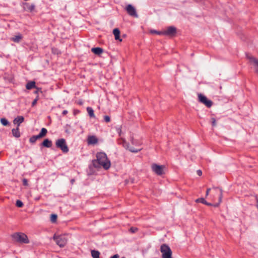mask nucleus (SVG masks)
Segmentation results:
<instances>
[{
    "mask_svg": "<svg viewBox=\"0 0 258 258\" xmlns=\"http://www.w3.org/2000/svg\"><path fill=\"white\" fill-rule=\"evenodd\" d=\"M104 120L106 122H109L110 121V117L108 115H105L104 116Z\"/></svg>",
    "mask_w": 258,
    "mask_h": 258,
    "instance_id": "2f4dec72",
    "label": "nucleus"
},
{
    "mask_svg": "<svg viewBox=\"0 0 258 258\" xmlns=\"http://www.w3.org/2000/svg\"><path fill=\"white\" fill-rule=\"evenodd\" d=\"M24 120V118L22 116H18L15 118L13 121L14 124H17V126L19 127L20 124Z\"/></svg>",
    "mask_w": 258,
    "mask_h": 258,
    "instance_id": "2eb2a0df",
    "label": "nucleus"
},
{
    "mask_svg": "<svg viewBox=\"0 0 258 258\" xmlns=\"http://www.w3.org/2000/svg\"><path fill=\"white\" fill-rule=\"evenodd\" d=\"M177 32L176 28L174 26H169L163 30L164 35L173 37Z\"/></svg>",
    "mask_w": 258,
    "mask_h": 258,
    "instance_id": "1a4fd4ad",
    "label": "nucleus"
},
{
    "mask_svg": "<svg viewBox=\"0 0 258 258\" xmlns=\"http://www.w3.org/2000/svg\"><path fill=\"white\" fill-rule=\"evenodd\" d=\"M197 174L199 176H201L202 174V171L201 170H197Z\"/></svg>",
    "mask_w": 258,
    "mask_h": 258,
    "instance_id": "e433bc0d",
    "label": "nucleus"
},
{
    "mask_svg": "<svg viewBox=\"0 0 258 258\" xmlns=\"http://www.w3.org/2000/svg\"><path fill=\"white\" fill-rule=\"evenodd\" d=\"M210 190H211V188H208L207 189L206 194V196H208L209 195Z\"/></svg>",
    "mask_w": 258,
    "mask_h": 258,
    "instance_id": "58836bf2",
    "label": "nucleus"
},
{
    "mask_svg": "<svg viewBox=\"0 0 258 258\" xmlns=\"http://www.w3.org/2000/svg\"><path fill=\"white\" fill-rule=\"evenodd\" d=\"M26 88L28 90H30L33 88H36L35 82L34 81L29 82L26 85Z\"/></svg>",
    "mask_w": 258,
    "mask_h": 258,
    "instance_id": "6ab92c4d",
    "label": "nucleus"
},
{
    "mask_svg": "<svg viewBox=\"0 0 258 258\" xmlns=\"http://www.w3.org/2000/svg\"><path fill=\"white\" fill-rule=\"evenodd\" d=\"M91 51L96 55H100L103 53V50L100 47H94L91 49Z\"/></svg>",
    "mask_w": 258,
    "mask_h": 258,
    "instance_id": "f3484780",
    "label": "nucleus"
},
{
    "mask_svg": "<svg viewBox=\"0 0 258 258\" xmlns=\"http://www.w3.org/2000/svg\"><path fill=\"white\" fill-rule=\"evenodd\" d=\"M87 112L88 113L89 115L91 117H95V115H94V110H93V109L91 107H88L87 108Z\"/></svg>",
    "mask_w": 258,
    "mask_h": 258,
    "instance_id": "5701e85b",
    "label": "nucleus"
},
{
    "mask_svg": "<svg viewBox=\"0 0 258 258\" xmlns=\"http://www.w3.org/2000/svg\"><path fill=\"white\" fill-rule=\"evenodd\" d=\"M138 230V229L137 227H134L130 228V229L129 230V231L132 233H135V232H137Z\"/></svg>",
    "mask_w": 258,
    "mask_h": 258,
    "instance_id": "7c9ffc66",
    "label": "nucleus"
},
{
    "mask_svg": "<svg viewBox=\"0 0 258 258\" xmlns=\"http://www.w3.org/2000/svg\"><path fill=\"white\" fill-rule=\"evenodd\" d=\"M213 189L214 192V195L215 196H218V203L215 204L214 205L211 204V203H208L204 198H199L196 200V202L197 203H201L204 205H208V206H212L213 205L214 207H218L220 205V204L222 202V199L223 198V190L221 188L219 187H213Z\"/></svg>",
    "mask_w": 258,
    "mask_h": 258,
    "instance_id": "f03ea898",
    "label": "nucleus"
},
{
    "mask_svg": "<svg viewBox=\"0 0 258 258\" xmlns=\"http://www.w3.org/2000/svg\"><path fill=\"white\" fill-rule=\"evenodd\" d=\"M16 206H17L18 207L20 208V207H23V202H22L21 201H20V200H17V201H16Z\"/></svg>",
    "mask_w": 258,
    "mask_h": 258,
    "instance_id": "c85d7f7f",
    "label": "nucleus"
},
{
    "mask_svg": "<svg viewBox=\"0 0 258 258\" xmlns=\"http://www.w3.org/2000/svg\"><path fill=\"white\" fill-rule=\"evenodd\" d=\"M56 244L61 247H64L68 242V239L64 235H59L53 237Z\"/></svg>",
    "mask_w": 258,
    "mask_h": 258,
    "instance_id": "423d86ee",
    "label": "nucleus"
},
{
    "mask_svg": "<svg viewBox=\"0 0 258 258\" xmlns=\"http://www.w3.org/2000/svg\"><path fill=\"white\" fill-rule=\"evenodd\" d=\"M248 58L250 62L252 65L254 72L258 75V59L252 56L249 57Z\"/></svg>",
    "mask_w": 258,
    "mask_h": 258,
    "instance_id": "ddd939ff",
    "label": "nucleus"
},
{
    "mask_svg": "<svg viewBox=\"0 0 258 258\" xmlns=\"http://www.w3.org/2000/svg\"><path fill=\"white\" fill-rule=\"evenodd\" d=\"M141 150H142V149H135L131 148L130 149V151L133 153H138V152L140 151Z\"/></svg>",
    "mask_w": 258,
    "mask_h": 258,
    "instance_id": "473e14b6",
    "label": "nucleus"
},
{
    "mask_svg": "<svg viewBox=\"0 0 258 258\" xmlns=\"http://www.w3.org/2000/svg\"><path fill=\"white\" fill-rule=\"evenodd\" d=\"M68 111H67V110H63V111H62V114L63 115H66V114L68 113Z\"/></svg>",
    "mask_w": 258,
    "mask_h": 258,
    "instance_id": "ea45409f",
    "label": "nucleus"
},
{
    "mask_svg": "<svg viewBox=\"0 0 258 258\" xmlns=\"http://www.w3.org/2000/svg\"><path fill=\"white\" fill-rule=\"evenodd\" d=\"M248 58L250 62L252 65L254 72L258 75V59L252 56L249 57Z\"/></svg>",
    "mask_w": 258,
    "mask_h": 258,
    "instance_id": "f8f14e48",
    "label": "nucleus"
},
{
    "mask_svg": "<svg viewBox=\"0 0 258 258\" xmlns=\"http://www.w3.org/2000/svg\"><path fill=\"white\" fill-rule=\"evenodd\" d=\"M113 34L114 35L115 39L118 40L120 41H122V39L120 38V31L118 29L115 28L113 30Z\"/></svg>",
    "mask_w": 258,
    "mask_h": 258,
    "instance_id": "dca6fc26",
    "label": "nucleus"
},
{
    "mask_svg": "<svg viewBox=\"0 0 258 258\" xmlns=\"http://www.w3.org/2000/svg\"><path fill=\"white\" fill-rule=\"evenodd\" d=\"M52 145V142L48 139H45L42 143V145L46 148L51 147Z\"/></svg>",
    "mask_w": 258,
    "mask_h": 258,
    "instance_id": "a211bd4d",
    "label": "nucleus"
},
{
    "mask_svg": "<svg viewBox=\"0 0 258 258\" xmlns=\"http://www.w3.org/2000/svg\"><path fill=\"white\" fill-rule=\"evenodd\" d=\"M121 258H125V257H122Z\"/></svg>",
    "mask_w": 258,
    "mask_h": 258,
    "instance_id": "c03bdc74",
    "label": "nucleus"
},
{
    "mask_svg": "<svg viewBox=\"0 0 258 258\" xmlns=\"http://www.w3.org/2000/svg\"><path fill=\"white\" fill-rule=\"evenodd\" d=\"M160 251L162 253V258H172V251L168 245L166 244H162L160 247Z\"/></svg>",
    "mask_w": 258,
    "mask_h": 258,
    "instance_id": "39448f33",
    "label": "nucleus"
},
{
    "mask_svg": "<svg viewBox=\"0 0 258 258\" xmlns=\"http://www.w3.org/2000/svg\"><path fill=\"white\" fill-rule=\"evenodd\" d=\"M38 100V96H37L32 102V106H34Z\"/></svg>",
    "mask_w": 258,
    "mask_h": 258,
    "instance_id": "f704fd0d",
    "label": "nucleus"
},
{
    "mask_svg": "<svg viewBox=\"0 0 258 258\" xmlns=\"http://www.w3.org/2000/svg\"><path fill=\"white\" fill-rule=\"evenodd\" d=\"M98 141V139L94 136H89L87 139L88 145H95L97 143Z\"/></svg>",
    "mask_w": 258,
    "mask_h": 258,
    "instance_id": "4468645a",
    "label": "nucleus"
},
{
    "mask_svg": "<svg viewBox=\"0 0 258 258\" xmlns=\"http://www.w3.org/2000/svg\"><path fill=\"white\" fill-rule=\"evenodd\" d=\"M55 146L57 148L60 149L64 153H67L69 151V148L64 139L61 138L57 140L55 142Z\"/></svg>",
    "mask_w": 258,
    "mask_h": 258,
    "instance_id": "20e7f679",
    "label": "nucleus"
},
{
    "mask_svg": "<svg viewBox=\"0 0 258 258\" xmlns=\"http://www.w3.org/2000/svg\"><path fill=\"white\" fill-rule=\"evenodd\" d=\"M56 219H57V215H55V214H52L51 215V221L52 222H55L56 220Z\"/></svg>",
    "mask_w": 258,
    "mask_h": 258,
    "instance_id": "c756f323",
    "label": "nucleus"
},
{
    "mask_svg": "<svg viewBox=\"0 0 258 258\" xmlns=\"http://www.w3.org/2000/svg\"><path fill=\"white\" fill-rule=\"evenodd\" d=\"M198 98L199 101L205 104L207 107L210 108L212 106L213 104L212 101L210 100H208L205 96L201 94H199L198 95Z\"/></svg>",
    "mask_w": 258,
    "mask_h": 258,
    "instance_id": "6e6552de",
    "label": "nucleus"
},
{
    "mask_svg": "<svg viewBox=\"0 0 258 258\" xmlns=\"http://www.w3.org/2000/svg\"><path fill=\"white\" fill-rule=\"evenodd\" d=\"M164 166L159 165L156 163H154L151 165L152 171L158 175H161L164 173Z\"/></svg>",
    "mask_w": 258,
    "mask_h": 258,
    "instance_id": "0eeeda50",
    "label": "nucleus"
},
{
    "mask_svg": "<svg viewBox=\"0 0 258 258\" xmlns=\"http://www.w3.org/2000/svg\"><path fill=\"white\" fill-rule=\"evenodd\" d=\"M96 160L93 161V166L95 167H102L105 170L108 169L111 163L106 154L104 152H98L96 154Z\"/></svg>",
    "mask_w": 258,
    "mask_h": 258,
    "instance_id": "f257e3e1",
    "label": "nucleus"
},
{
    "mask_svg": "<svg viewBox=\"0 0 258 258\" xmlns=\"http://www.w3.org/2000/svg\"><path fill=\"white\" fill-rule=\"evenodd\" d=\"M1 123L5 126L9 124V121L5 118H2L1 119Z\"/></svg>",
    "mask_w": 258,
    "mask_h": 258,
    "instance_id": "a878e982",
    "label": "nucleus"
},
{
    "mask_svg": "<svg viewBox=\"0 0 258 258\" xmlns=\"http://www.w3.org/2000/svg\"><path fill=\"white\" fill-rule=\"evenodd\" d=\"M91 255L93 258H99L100 252L97 250H92Z\"/></svg>",
    "mask_w": 258,
    "mask_h": 258,
    "instance_id": "b1692460",
    "label": "nucleus"
},
{
    "mask_svg": "<svg viewBox=\"0 0 258 258\" xmlns=\"http://www.w3.org/2000/svg\"><path fill=\"white\" fill-rule=\"evenodd\" d=\"M40 139L39 137L37 135L36 136H33L32 137H31L30 139H29V141L30 143H34L36 142V141Z\"/></svg>",
    "mask_w": 258,
    "mask_h": 258,
    "instance_id": "393cba45",
    "label": "nucleus"
},
{
    "mask_svg": "<svg viewBox=\"0 0 258 258\" xmlns=\"http://www.w3.org/2000/svg\"><path fill=\"white\" fill-rule=\"evenodd\" d=\"M150 32L152 34H156L160 35H164L163 31H157L155 30H151Z\"/></svg>",
    "mask_w": 258,
    "mask_h": 258,
    "instance_id": "bb28decb",
    "label": "nucleus"
},
{
    "mask_svg": "<svg viewBox=\"0 0 258 258\" xmlns=\"http://www.w3.org/2000/svg\"><path fill=\"white\" fill-rule=\"evenodd\" d=\"M23 184L25 186H27L28 185V181H27V179H26V178H24L23 179Z\"/></svg>",
    "mask_w": 258,
    "mask_h": 258,
    "instance_id": "c9c22d12",
    "label": "nucleus"
},
{
    "mask_svg": "<svg viewBox=\"0 0 258 258\" xmlns=\"http://www.w3.org/2000/svg\"><path fill=\"white\" fill-rule=\"evenodd\" d=\"M125 10L127 13L131 16L138 18V15L137 13L136 10L132 5L128 4L126 6Z\"/></svg>",
    "mask_w": 258,
    "mask_h": 258,
    "instance_id": "9d476101",
    "label": "nucleus"
},
{
    "mask_svg": "<svg viewBox=\"0 0 258 258\" xmlns=\"http://www.w3.org/2000/svg\"><path fill=\"white\" fill-rule=\"evenodd\" d=\"M13 238L17 242L27 244L29 243V240L27 236L23 233H15L12 235Z\"/></svg>",
    "mask_w": 258,
    "mask_h": 258,
    "instance_id": "7ed1b4c3",
    "label": "nucleus"
},
{
    "mask_svg": "<svg viewBox=\"0 0 258 258\" xmlns=\"http://www.w3.org/2000/svg\"><path fill=\"white\" fill-rule=\"evenodd\" d=\"M117 132H118V133H119V136H120L121 128H118L117 129Z\"/></svg>",
    "mask_w": 258,
    "mask_h": 258,
    "instance_id": "a19ab883",
    "label": "nucleus"
},
{
    "mask_svg": "<svg viewBox=\"0 0 258 258\" xmlns=\"http://www.w3.org/2000/svg\"><path fill=\"white\" fill-rule=\"evenodd\" d=\"M255 199H256V203L257 204L258 203V197H257V196L255 197Z\"/></svg>",
    "mask_w": 258,
    "mask_h": 258,
    "instance_id": "79ce46f5",
    "label": "nucleus"
},
{
    "mask_svg": "<svg viewBox=\"0 0 258 258\" xmlns=\"http://www.w3.org/2000/svg\"><path fill=\"white\" fill-rule=\"evenodd\" d=\"M22 35L19 34L18 35H16L14 37L11 38V40L15 42H19L20 40L22 39Z\"/></svg>",
    "mask_w": 258,
    "mask_h": 258,
    "instance_id": "412c9836",
    "label": "nucleus"
},
{
    "mask_svg": "<svg viewBox=\"0 0 258 258\" xmlns=\"http://www.w3.org/2000/svg\"><path fill=\"white\" fill-rule=\"evenodd\" d=\"M248 58L250 62L252 65L254 72L258 75V59L252 56L249 57Z\"/></svg>",
    "mask_w": 258,
    "mask_h": 258,
    "instance_id": "9b49d317",
    "label": "nucleus"
},
{
    "mask_svg": "<svg viewBox=\"0 0 258 258\" xmlns=\"http://www.w3.org/2000/svg\"><path fill=\"white\" fill-rule=\"evenodd\" d=\"M119 256L118 255V254H114V255L112 256L110 258H119Z\"/></svg>",
    "mask_w": 258,
    "mask_h": 258,
    "instance_id": "4c0bfd02",
    "label": "nucleus"
},
{
    "mask_svg": "<svg viewBox=\"0 0 258 258\" xmlns=\"http://www.w3.org/2000/svg\"><path fill=\"white\" fill-rule=\"evenodd\" d=\"M35 94L38 93V91H36L35 92Z\"/></svg>",
    "mask_w": 258,
    "mask_h": 258,
    "instance_id": "37998d69",
    "label": "nucleus"
},
{
    "mask_svg": "<svg viewBox=\"0 0 258 258\" xmlns=\"http://www.w3.org/2000/svg\"><path fill=\"white\" fill-rule=\"evenodd\" d=\"M13 135L16 137L19 138L20 137V133L19 132V127L18 126L16 128H13L12 131Z\"/></svg>",
    "mask_w": 258,
    "mask_h": 258,
    "instance_id": "aec40b11",
    "label": "nucleus"
},
{
    "mask_svg": "<svg viewBox=\"0 0 258 258\" xmlns=\"http://www.w3.org/2000/svg\"><path fill=\"white\" fill-rule=\"evenodd\" d=\"M47 130L45 128H42L40 133L38 135L40 138L44 137L46 136Z\"/></svg>",
    "mask_w": 258,
    "mask_h": 258,
    "instance_id": "4be33fe9",
    "label": "nucleus"
},
{
    "mask_svg": "<svg viewBox=\"0 0 258 258\" xmlns=\"http://www.w3.org/2000/svg\"><path fill=\"white\" fill-rule=\"evenodd\" d=\"M211 122L213 126H215L216 125V120L215 118L213 117L211 118Z\"/></svg>",
    "mask_w": 258,
    "mask_h": 258,
    "instance_id": "72a5a7b5",
    "label": "nucleus"
},
{
    "mask_svg": "<svg viewBox=\"0 0 258 258\" xmlns=\"http://www.w3.org/2000/svg\"><path fill=\"white\" fill-rule=\"evenodd\" d=\"M27 8L29 11L32 12L35 9V5L34 4L29 5L27 6Z\"/></svg>",
    "mask_w": 258,
    "mask_h": 258,
    "instance_id": "cd10ccee",
    "label": "nucleus"
}]
</instances>
